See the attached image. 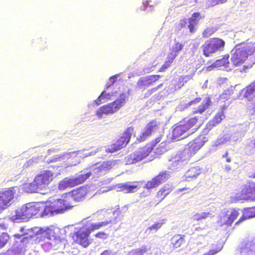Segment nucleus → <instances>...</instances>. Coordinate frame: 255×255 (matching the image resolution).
Masks as SVG:
<instances>
[{
    "instance_id": "f257e3e1",
    "label": "nucleus",
    "mask_w": 255,
    "mask_h": 255,
    "mask_svg": "<svg viewBox=\"0 0 255 255\" xmlns=\"http://www.w3.org/2000/svg\"><path fill=\"white\" fill-rule=\"evenodd\" d=\"M112 223L111 220H107L96 223L86 222L77 231L70 234L73 244H78L84 248H87L91 244L89 239L91 233Z\"/></svg>"
},
{
    "instance_id": "f03ea898",
    "label": "nucleus",
    "mask_w": 255,
    "mask_h": 255,
    "mask_svg": "<svg viewBox=\"0 0 255 255\" xmlns=\"http://www.w3.org/2000/svg\"><path fill=\"white\" fill-rule=\"evenodd\" d=\"M55 173L49 170L40 171L34 177L32 182L26 184L25 190L28 193H41L48 189L54 180Z\"/></svg>"
},
{
    "instance_id": "7ed1b4c3",
    "label": "nucleus",
    "mask_w": 255,
    "mask_h": 255,
    "mask_svg": "<svg viewBox=\"0 0 255 255\" xmlns=\"http://www.w3.org/2000/svg\"><path fill=\"white\" fill-rule=\"evenodd\" d=\"M198 117H187L175 124L172 130V137L174 139H181V136L187 132L194 133L201 126Z\"/></svg>"
},
{
    "instance_id": "20e7f679",
    "label": "nucleus",
    "mask_w": 255,
    "mask_h": 255,
    "mask_svg": "<svg viewBox=\"0 0 255 255\" xmlns=\"http://www.w3.org/2000/svg\"><path fill=\"white\" fill-rule=\"evenodd\" d=\"M255 52V43L252 42H242L236 45L231 60L236 66L244 63L249 56Z\"/></svg>"
},
{
    "instance_id": "39448f33",
    "label": "nucleus",
    "mask_w": 255,
    "mask_h": 255,
    "mask_svg": "<svg viewBox=\"0 0 255 255\" xmlns=\"http://www.w3.org/2000/svg\"><path fill=\"white\" fill-rule=\"evenodd\" d=\"M205 142L204 137L198 136L187 144V147L174 157V162L178 164L181 162L189 160L204 145Z\"/></svg>"
},
{
    "instance_id": "423d86ee",
    "label": "nucleus",
    "mask_w": 255,
    "mask_h": 255,
    "mask_svg": "<svg viewBox=\"0 0 255 255\" xmlns=\"http://www.w3.org/2000/svg\"><path fill=\"white\" fill-rule=\"evenodd\" d=\"M46 204L43 202L28 203L22 206L15 213V217L18 219H26L35 215L44 216Z\"/></svg>"
},
{
    "instance_id": "0eeeda50",
    "label": "nucleus",
    "mask_w": 255,
    "mask_h": 255,
    "mask_svg": "<svg viewBox=\"0 0 255 255\" xmlns=\"http://www.w3.org/2000/svg\"><path fill=\"white\" fill-rule=\"evenodd\" d=\"M128 96L125 93L120 94L119 98L114 102L100 107L96 112V115L99 118L103 117L104 115H112L119 110L127 102Z\"/></svg>"
},
{
    "instance_id": "6e6552de",
    "label": "nucleus",
    "mask_w": 255,
    "mask_h": 255,
    "mask_svg": "<svg viewBox=\"0 0 255 255\" xmlns=\"http://www.w3.org/2000/svg\"><path fill=\"white\" fill-rule=\"evenodd\" d=\"M73 207L71 201H69V197L65 194V196H62V198L56 199L46 205L45 215L61 213Z\"/></svg>"
},
{
    "instance_id": "1a4fd4ad",
    "label": "nucleus",
    "mask_w": 255,
    "mask_h": 255,
    "mask_svg": "<svg viewBox=\"0 0 255 255\" xmlns=\"http://www.w3.org/2000/svg\"><path fill=\"white\" fill-rule=\"evenodd\" d=\"M133 132L134 128L133 127L131 126L127 128L115 142L108 146L106 151L113 153L126 147L129 142Z\"/></svg>"
},
{
    "instance_id": "9d476101",
    "label": "nucleus",
    "mask_w": 255,
    "mask_h": 255,
    "mask_svg": "<svg viewBox=\"0 0 255 255\" xmlns=\"http://www.w3.org/2000/svg\"><path fill=\"white\" fill-rule=\"evenodd\" d=\"M225 45V42L222 39L218 37L211 38L206 41L201 47L203 55L205 57H210L223 48Z\"/></svg>"
},
{
    "instance_id": "9b49d317",
    "label": "nucleus",
    "mask_w": 255,
    "mask_h": 255,
    "mask_svg": "<svg viewBox=\"0 0 255 255\" xmlns=\"http://www.w3.org/2000/svg\"><path fill=\"white\" fill-rule=\"evenodd\" d=\"M91 175V173L80 174L74 178H65L59 182L58 188L60 190H64L81 184L85 182Z\"/></svg>"
},
{
    "instance_id": "f8f14e48",
    "label": "nucleus",
    "mask_w": 255,
    "mask_h": 255,
    "mask_svg": "<svg viewBox=\"0 0 255 255\" xmlns=\"http://www.w3.org/2000/svg\"><path fill=\"white\" fill-rule=\"evenodd\" d=\"M15 193L14 186L5 188L0 191V213L11 205Z\"/></svg>"
},
{
    "instance_id": "ddd939ff",
    "label": "nucleus",
    "mask_w": 255,
    "mask_h": 255,
    "mask_svg": "<svg viewBox=\"0 0 255 255\" xmlns=\"http://www.w3.org/2000/svg\"><path fill=\"white\" fill-rule=\"evenodd\" d=\"M151 151V148L145 144L130 153L127 157V161L128 164H132L140 161L147 157Z\"/></svg>"
},
{
    "instance_id": "4468645a",
    "label": "nucleus",
    "mask_w": 255,
    "mask_h": 255,
    "mask_svg": "<svg viewBox=\"0 0 255 255\" xmlns=\"http://www.w3.org/2000/svg\"><path fill=\"white\" fill-rule=\"evenodd\" d=\"M239 209L232 208L230 211L220 216L218 224L220 227H230L240 215Z\"/></svg>"
},
{
    "instance_id": "2eb2a0df",
    "label": "nucleus",
    "mask_w": 255,
    "mask_h": 255,
    "mask_svg": "<svg viewBox=\"0 0 255 255\" xmlns=\"http://www.w3.org/2000/svg\"><path fill=\"white\" fill-rule=\"evenodd\" d=\"M236 201L255 200V183H252L245 185L242 189L240 194L238 193L235 196Z\"/></svg>"
},
{
    "instance_id": "dca6fc26",
    "label": "nucleus",
    "mask_w": 255,
    "mask_h": 255,
    "mask_svg": "<svg viewBox=\"0 0 255 255\" xmlns=\"http://www.w3.org/2000/svg\"><path fill=\"white\" fill-rule=\"evenodd\" d=\"M172 191V189L168 186H163L156 193L155 196L149 202L150 207H155L160 203Z\"/></svg>"
},
{
    "instance_id": "f3484780",
    "label": "nucleus",
    "mask_w": 255,
    "mask_h": 255,
    "mask_svg": "<svg viewBox=\"0 0 255 255\" xmlns=\"http://www.w3.org/2000/svg\"><path fill=\"white\" fill-rule=\"evenodd\" d=\"M88 193L87 188L82 186L72 190L66 194L69 197V201H71L73 200L76 202H80L86 198Z\"/></svg>"
},
{
    "instance_id": "a211bd4d",
    "label": "nucleus",
    "mask_w": 255,
    "mask_h": 255,
    "mask_svg": "<svg viewBox=\"0 0 255 255\" xmlns=\"http://www.w3.org/2000/svg\"><path fill=\"white\" fill-rule=\"evenodd\" d=\"M138 182H127L121 184L119 186L121 191H124L126 193H132L136 192L139 188Z\"/></svg>"
},
{
    "instance_id": "6ab92c4d",
    "label": "nucleus",
    "mask_w": 255,
    "mask_h": 255,
    "mask_svg": "<svg viewBox=\"0 0 255 255\" xmlns=\"http://www.w3.org/2000/svg\"><path fill=\"white\" fill-rule=\"evenodd\" d=\"M243 214L236 222L235 225L240 224L242 222L255 217V207L244 208L242 210Z\"/></svg>"
},
{
    "instance_id": "aec40b11",
    "label": "nucleus",
    "mask_w": 255,
    "mask_h": 255,
    "mask_svg": "<svg viewBox=\"0 0 255 255\" xmlns=\"http://www.w3.org/2000/svg\"><path fill=\"white\" fill-rule=\"evenodd\" d=\"M212 105V102L211 98L210 96L206 97L204 100L201 103V104L197 107L194 108L193 109V114H202L205 111H206Z\"/></svg>"
},
{
    "instance_id": "412c9836",
    "label": "nucleus",
    "mask_w": 255,
    "mask_h": 255,
    "mask_svg": "<svg viewBox=\"0 0 255 255\" xmlns=\"http://www.w3.org/2000/svg\"><path fill=\"white\" fill-rule=\"evenodd\" d=\"M229 55H224L221 59L217 60L212 65L207 67L208 70H211L213 68L220 67H228L229 64Z\"/></svg>"
},
{
    "instance_id": "4be33fe9",
    "label": "nucleus",
    "mask_w": 255,
    "mask_h": 255,
    "mask_svg": "<svg viewBox=\"0 0 255 255\" xmlns=\"http://www.w3.org/2000/svg\"><path fill=\"white\" fill-rule=\"evenodd\" d=\"M185 236L184 235L176 234L173 236L171 239V245L174 249L181 247L185 243Z\"/></svg>"
},
{
    "instance_id": "5701e85b",
    "label": "nucleus",
    "mask_w": 255,
    "mask_h": 255,
    "mask_svg": "<svg viewBox=\"0 0 255 255\" xmlns=\"http://www.w3.org/2000/svg\"><path fill=\"white\" fill-rule=\"evenodd\" d=\"M175 55L169 53L166 57V60L163 65L159 69V72H163L167 68L171 66L174 59L176 58Z\"/></svg>"
},
{
    "instance_id": "b1692460",
    "label": "nucleus",
    "mask_w": 255,
    "mask_h": 255,
    "mask_svg": "<svg viewBox=\"0 0 255 255\" xmlns=\"http://www.w3.org/2000/svg\"><path fill=\"white\" fill-rule=\"evenodd\" d=\"M169 177V174L167 171H162L153 177L158 186L165 182Z\"/></svg>"
},
{
    "instance_id": "393cba45",
    "label": "nucleus",
    "mask_w": 255,
    "mask_h": 255,
    "mask_svg": "<svg viewBox=\"0 0 255 255\" xmlns=\"http://www.w3.org/2000/svg\"><path fill=\"white\" fill-rule=\"evenodd\" d=\"M244 92V97L250 100L252 96L255 92V86L252 83L243 90Z\"/></svg>"
},
{
    "instance_id": "a878e982",
    "label": "nucleus",
    "mask_w": 255,
    "mask_h": 255,
    "mask_svg": "<svg viewBox=\"0 0 255 255\" xmlns=\"http://www.w3.org/2000/svg\"><path fill=\"white\" fill-rule=\"evenodd\" d=\"M201 173L199 166L191 167L186 172V177L188 178H196Z\"/></svg>"
},
{
    "instance_id": "bb28decb",
    "label": "nucleus",
    "mask_w": 255,
    "mask_h": 255,
    "mask_svg": "<svg viewBox=\"0 0 255 255\" xmlns=\"http://www.w3.org/2000/svg\"><path fill=\"white\" fill-rule=\"evenodd\" d=\"M158 127V124L156 120H152L149 122L144 128V129L152 134Z\"/></svg>"
},
{
    "instance_id": "cd10ccee",
    "label": "nucleus",
    "mask_w": 255,
    "mask_h": 255,
    "mask_svg": "<svg viewBox=\"0 0 255 255\" xmlns=\"http://www.w3.org/2000/svg\"><path fill=\"white\" fill-rule=\"evenodd\" d=\"M148 251L146 246H142L139 248H136L130 251L128 255H144Z\"/></svg>"
},
{
    "instance_id": "c85d7f7f",
    "label": "nucleus",
    "mask_w": 255,
    "mask_h": 255,
    "mask_svg": "<svg viewBox=\"0 0 255 255\" xmlns=\"http://www.w3.org/2000/svg\"><path fill=\"white\" fill-rule=\"evenodd\" d=\"M112 168V164L110 161H104L101 163H98L96 169L98 171H107Z\"/></svg>"
},
{
    "instance_id": "c756f323",
    "label": "nucleus",
    "mask_w": 255,
    "mask_h": 255,
    "mask_svg": "<svg viewBox=\"0 0 255 255\" xmlns=\"http://www.w3.org/2000/svg\"><path fill=\"white\" fill-rule=\"evenodd\" d=\"M136 88L144 90L147 87H149L146 77L140 78L137 82Z\"/></svg>"
},
{
    "instance_id": "7c9ffc66",
    "label": "nucleus",
    "mask_w": 255,
    "mask_h": 255,
    "mask_svg": "<svg viewBox=\"0 0 255 255\" xmlns=\"http://www.w3.org/2000/svg\"><path fill=\"white\" fill-rule=\"evenodd\" d=\"M183 47L184 45L182 43L176 42L172 47L170 53H172L173 55H175V56L177 57L178 53L183 49Z\"/></svg>"
},
{
    "instance_id": "2f4dec72",
    "label": "nucleus",
    "mask_w": 255,
    "mask_h": 255,
    "mask_svg": "<svg viewBox=\"0 0 255 255\" xmlns=\"http://www.w3.org/2000/svg\"><path fill=\"white\" fill-rule=\"evenodd\" d=\"M38 233L39 234H41V237L43 238H46L48 240H51V237L52 236L53 231L52 230H50L48 228H47L45 230L40 229L38 231Z\"/></svg>"
},
{
    "instance_id": "473e14b6",
    "label": "nucleus",
    "mask_w": 255,
    "mask_h": 255,
    "mask_svg": "<svg viewBox=\"0 0 255 255\" xmlns=\"http://www.w3.org/2000/svg\"><path fill=\"white\" fill-rule=\"evenodd\" d=\"M222 249V247L217 245H213L212 249L203 255H215L219 253Z\"/></svg>"
},
{
    "instance_id": "72a5a7b5",
    "label": "nucleus",
    "mask_w": 255,
    "mask_h": 255,
    "mask_svg": "<svg viewBox=\"0 0 255 255\" xmlns=\"http://www.w3.org/2000/svg\"><path fill=\"white\" fill-rule=\"evenodd\" d=\"M224 117V113L223 112H219L217 113L213 120L211 121L213 126H216L220 124L223 120Z\"/></svg>"
},
{
    "instance_id": "f704fd0d",
    "label": "nucleus",
    "mask_w": 255,
    "mask_h": 255,
    "mask_svg": "<svg viewBox=\"0 0 255 255\" xmlns=\"http://www.w3.org/2000/svg\"><path fill=\"white\" fill-rule=\"evenodd\" d=\"M202 18V17L200 12H194L188 19V22L197 25L198 23L199 20Z\"/></svg>"
},
{
    "instance_id": "c9c22d12",
    "label": "nucleus",
    "mask_w": 255,
    "mask_h": 255,
    "mask_svg": "<svg viewBox=\"0 0 255 255\" xmlns=\"http://www.w3.org/2000/svg\"><path fill=\"white\" fill-rule=\"evenodd\" d=\"M211 214L209 212H201L197 213L194 215L193 219L196 221H199L206 219Z\"/></svg>"
},
{
    "instance_id": "e433bc0d",
    "label": "nucleus",
    "mask_w": 255,
    "mask_h": 255,
    "mask_svg": "<svg viewBox=\"0 0 255 255\" xmlns=\"http://www.w3.org/2000/svg\"><path fill=\"white\" fill-rule=\"evenodd\" d=\"M149 86L154 85V83L157 81L161 77L160 75H151L146 76Z\"/></svg>"
},
{
    "instance_id": "4c0bfd02",
    "label": "nucleus",
    "mask_w": 255,
    "mask_h": 255,
    "mask_svg": "<svg viewBox=\"0 0 255 255\" xmlns=\"http://www.w3.org/2000/svg\"><path fill=\"white\" fill-rule=\"evenodd\" d=\"M158 186L157 184L155 179L153 177L151 180H148L145 184L143 188L146 189L148 190H151L154 188L157 187Z\"/></svg>"
},
{
    "instance_id": "58836bf2",
    "label": "nucleus",
    "mask_w": 255,
    "mask_h": 255,
    "mask_svg": "<svg viewBox=\"0 0 255 255\" xmlns=\"http://www.w3.org/2000/svg\"><path fill=\"white\" fill-rule=\"evenodd\" d=\"M9 239V236L7 233H3L0 235V249L3 247Z\"/></svg>"
},
{
    "instance_id": "ea45409f",
    "label": "nucleus",
    "mask_w": 255,
    "mask_h": 255,
    "mask_svg": "<svg viewBox=\"0 0 255 255\" xmlns=\"http://www.w3.org/2000/svg\"><path fill=\"white\" fill-rule=\"evenodd\" d=\"M151 135V134H150L148 132H147L146 130H145L144 129L143 131L141 133V134L137 138V140L139 142H141L144 141Z\"/></svg>"
},
{
    "instance_id": "a19ab883",
    "label": "nucleus",
    "mask_w": 255,
    "mask_h": 255,
    "mask_svg": "<svg viewBox=\"0 0 255 255\" xmlns=\"http://www.w3.org/2000/svg\"><path fill=\"white\" fill-rule=\"evenodd\" d=\"M186 19H180L179 22L175 24V30L177 31L181 30L183 28L186 27Z\"/></svg>"
},
{
    "instance_id": "79ce46f5",
    "label": "nucleus",
    "mask_w": 255,
    "mask_h": 255,
    "mask_svg": "<svg viewBox=\"0 0 255 255\" xmlns=\"http://www.w3.org/2000/svg\"><path fill=\"white\" fill-rule=\"evenodd\" d=\"M233 93L234 88L233 87H230L224 91L221 96L223 99H228L231 95L233 94Z\"/></svg>"
},
{
    "instance_id": "37998d69",
    "label": "nucleus",
    "mask_w": 255,
    "mask_h": 255,
    "mask_svg": "<svg viewBox=\"0 0 255 255\" xmlns=\"http://www.w3.org/2000/svg\"><path fill=\"white\" fill-rule=\"evenodd\" d=\"M161 138L162 136L157 137L155 139L151 141L150 142L146 144V146H149V147H150L152 150L154 147L157 145V144H158L159 142L161 141Z\"/></svg>"
},
{
    "instance_id": "c03bdc74",
    "label": "nucleus",
    "mask_w": 255,
    "mask_h": 255,
    "mask_svg": "<svg viewBox=\"0 0 255 255\" xmlns=\"http://www.w3.org/2000/svg\"><path fill=\"white\" fill-rule=\"evenodd\" d=\"M163 224H164L163 220H162L159 222L155 223L154 224H153L152 226L149 227L148 228V230H149L150 231H153V230L156 231L162 227V226Z\"/></svg>"
},
{
    "instance_id": "a18cd8bd",
    "label": "nucleus",
    "mask_w": 255,
    "mask_h": 255,
    "mask_svg": "<svg viewBox=\"0 0 255 255\" xmlns=\"http://www.w3.org/2000/svg\"><path fill=\"white\" fill-rule=\"evenodd\" d=\"M215 32L214 28L207 27L202 32L204 38H208L211 36Z\"/></svg>"
},
{
    "instance_id": "49530a36",
    "label": "nucleus",
    "mask_w": 255,
    "mask_h": 255,
    "mask_svg": "<svg viewBox=\"0 0 255 255\" xmlns=\"http://www.w3.org/2000/svg\"><path fill=\"white\" fill-rule=\"evenodd\" d=\"M96 238L100 239L102 240H106L108 237V235L103 231L98 232L94 235Z\"/></svg>"
},
{
    "instance_id": "de8ad7c7",
    "label": "nucleus",
    "mask_w": 255,
    "mask_h": 255,
    "mask_svg": "<svg viewBox=\"0 0 255 255\" xmlns=\"http://www.w3.org/2000/svg\"><path fill=\"white\" fill-rule=\"evenodd\" d=\"M201 100L202 98L201 97H197L186 104V107H188L193 105H197L201 102Z\"/></svg>"
},
{
    "instance_id": "09e8293b",
    "label": "nucleus",
    "mask_w": 255,
    "mask_h": 255,
    "mask_svg": "<svg viewBox=\"0 0 255 255\" xmlns=\"http://www.w3.org/2000/svg\"><path fill=\"white\" fill-rule=\"evenodd\" d=\"M252 244L250 242H246L243 243L242 246L240 247V251L241 252H244L246 249H250Z\"/></svg>"
},
{
    "instance_id": "8fccbe9b",
    "label": "nucleus",
    "mask_w": 255,
    "mask_h": 255,
    "mask_svg": "<svg viewBox=\"0 0 255 255\" xmlns=\"http://www.w3.org/2000/svg\"><path fill=\"white\" fill-rule=\"evenodd\" d=\"M112 94L110 93H107L105 91H104L101 94V97H102V99L105 100L103 102H107L108 100H110L111 98Z\"/></svg>"
},
{
    "instance_id": "3c124183",
    "label": "nucleus",
    "mask_w": 255,
    "mask_h": 255,
    "mask_svg": "<svg viewBox=\"0 0 255 255\" xmlns=\"http://www.w3.org/2000/svg\"><path fill=\"white\" fill-rule=\"evenodd\" d=\"M196 24L194 23H192L191 22H189V24L188 25V27L189 29L190 33H194L196 31Z\"/></svg>"
},
{
    "instance_id": "603ef678",
    "label": "nucleus",
    "mask_w": 255,
    "mask_h": 255,
    "mask_svg": "<svg viewBox=\"0 0 255 255\" xmlns=\"http://www.w3.org/2000/svg\"><path fill=\"white\" fill-rule=\"evenodd\" d=\"M100 255H115V254L111 250H107L104 251Z\"/></svg>"
},
{
    "instance_id": "864d4df0",
    "label": "nucleus",
    "mask_w": 255,
    "mask_h": 255,
    "mask_svg": "<svg viewBox=\"0 0 255 255\" xmlns=\"http://www.w3.org/2000/svg\"><path fill=\"white\" fill-rule=\"evenodd\" d=\"M227 0H210L212 5H215L220 3H223Z\"/></svg>"
},
{
    "instance_id": "5fc2aeb1",
    "label": "nucleus",
    "mask_w": 255,
    "mask_h": 255,
    "mask_svg": "<svg viewBox=\"0 0 255 255\" xmlns=\"http://www.w3.org/2000/svg\"><path fill=\"white\" fill-rule=\"evenodd\" d=\"M248 146L252 148H255V136L250 140Z\"/></svg>"
},
{
    "instance_id": "6e6d98bb",
    "label": "nucleus",
    "mask_w": 255,
    "mask_h": 255,
    "mask_svg": "<svg viewBox=\"0 0 255 255\" xmlns=\"http://www.w3.org/2000/svg\"><path fill=\"white\" fill-rule=\"evenodd\" d=\"M223 158H226V161L227 162H230L232 161L231 158L229 156V152L226 151L223 155Z\"/></svg>"
},
{
    "instance_id": "4d7b16f0",
    "label": "nucleus",
    "mask_w": 255,
    "mask_h": 255,
    "mask_svg": "<svg viewBox=\"0 0 255 255\" xmlns=\"http://www.w3.org/2000/svg\"><path fill=\"white\" fill-rule=\"evenodd\" d=\"M192 190L191 189H190L189 187H183L181 188H179L177 190V191L179 192H182V191H185V193H187L190 192Z\"/></svg>"
},
{
    "instance_id": "13d9d810",
    "label": "nucleus",
    "mask_w": 255,
    "mask_h": 255,
    "mask_svg": "<svg viewBox=\"0 0 255 255\" xmlns=\"http://www.w3.org/2000/svg\"><path fill=\"white\" fill-rule=\"evenodd\" d=\"M162 86H163V84L161 83V84H159L158 85H157L156 87H154V88H153L151 89L149 91V92L150 93H152V92H155L157 89L160 88Z\"/></svg>"
},
{
    "instance_id": "bf43d9fd",
    "label": "nucleus",
    "mask_w": 255,
    "mask_h": 255,
    "mask_svg": "<svg viewBox=\"0 0 255 255\" xmlns=\"http://www.w3.org/2000/svg\"><path fill=\"white\" fill-rule=\"evenodd\" d=\"M102 99V97H101V95L99 96V97L95 100V103H96V104L97 105H100L101 104H102V103H103L102 101H101V100Z\"/></svg>"
},
{
    "instance_id": "052dcab7",
    "label": "nucleus",
    "mask_w": 255,
    "mask_h": 255,
    "mask_svg": "<svg viewBox=\"0 0 255 255\" xmlns=\"http://www.w3.org/2000/svg\"><path fill=\"white\" fill-rule=\"evenodd\" d=\"M186 76H181L180 77L179 79V82H180V84L181 86H183L184 85V79Z\"/></svg>"
},
{
    "instance_id": "680f3d73",
    "label": "nucleus",
    "mask_w": 255,
    "mask_h": 255,
    "mask_svg": "<svg viewBox=\"0 0 255 255\" xmlns=\"http://www.w3.org/2000/svg\"><path fill=\"white\" fill-rule=\"evenodd\" d=\"M116 78H117V77L116 76H113L110 77V79L111 80H112V84H113L114 83V82L116 80Z\"/></svg>"
},
{
    "instance_id": "e2e57ef3",
    "label": "nucleus",
    "mask_w": 255,
    "mask_h": 255,
    "mask_svg": "<svg viewBox=\"0 0 255 255\" xmlns=\"http://www.w3.org/2000/svg\"><path fill=\"white\" fill-rule=\"evenodd\" d=\"M228 108V106L227 105H224L222 108L221 111L220 112H223L224 113V111L226 110Z\"/></svg>"
},
{
    "instance_id": "0e129e2a",
    "label": "nucleus",
    "mask_w": 255,
    "mask_h": 255,
    "mask_svg": "<svg viewBox=\"0 0 255 255\" xmlns=\"http://www.w3.org/2000/svg\"><path fill=\"white\" fill-rule=\"evenodd\" d=\"M225 168L227 171H229L230 170H231V167L229 165L226 166Z\"/></svg>"
},
{
    "instance_id": "69168bd1",
    "label": "nucleus",
    "mask_w": 255,
    "mask_h": 255,
    "mask_svg": "<svg viewBox=\"0 0 255 255\" xmlns=\"http://www.w3.org/2000/svg\"><path fill=\"white\" fill-rule=\"evenodd\" d=\"M14 237L17 239H20L21 237V235L18 234L14 235Z\"/></svg>"
}]
</instances>
